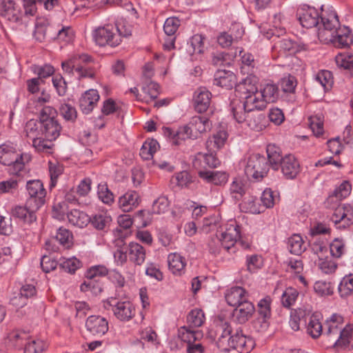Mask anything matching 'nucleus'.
Segmentation results:
<instances>
[{"instance_id":"24","label":"nucleus","mask_w":353,"mask_h":353,"mask_svg":"<svg viewBox=\"0 0 353 353\" xmlns=\"http://www.w3.org/2000/svg\"><path fill=\"white\" fill-rule=\"evenodd\" d=\"M41 132L43 137L48 141H54L60 135L61 126L57 119H50L41 123Z\"/></svg>"},{"instance_id":"20","label":"nucleus","mask_w":353,"mask_h":353,"mask_svg":"<svg viewBox=\"0 0 353 353\" xmlns=\"http://www.w3.org/2000/svg\"><path fill=\"white\" fill-rule=\"evenodd\" d=\"M321 16L316 9L309 7L307 10H302L299 14V20L303 27L312 28L317 27L320 24Z\"/></svg>"},{"instance_id":"28","label":"nucleus","mask_w":353,"mask_h":353,"mask_svg":"<svg viewBox=\"0 0 353 353\" xmlns=\"http://www.w3.org/2000/svg\"><path fill=\"white\" fill-rule=\"evenodd\" d=\"M243 104L245 110L247 111L262 110L267 106L259 91L245 95Z\"/></svg>"},{"instance_id":"48","label":"nucleus","mask_w":353,"mask_h":353,"mask_svg":"<svg viewBox=\"0 0 353 353\" xmlns=\"http://www.w3.org/2000/svg\"><path fill=\"white\" fill-rule=\"evenodd\" d=\"M158 148L159 143L156 140L146 141L140 150V156L143 159L149 160L152 158Z\"/></svg>"},{"instance_id":"51","label":"nucleus","mask_w":353,"mask_h":353,"mask_svg":"<svg viewBox=\"0 0 353 353\" xmlns=\"http://www.w3.org/2000/svg\"><path fill=\"white\" fill-rule=\"evenodd\" d=\"M143 91L145 94L143 100L148 103L158 97L160 93L159 85L155 82L150 81L143 87Z\"/></svg>"},{"instance_id":"55","label":"nucleus","mask_w":353,"mask_h":353,"mask_svg":"<svg viewBox=\"0 0 353 353\" xmlns=\"http://www.w3.org/2000/svg\"><path fill=\"white\" fill-rule=\"evenodd\" d=\"M97 195L99 199L105 204L111 205L114 202V194L108 189L105 183H101L98 185Z\"/></svg>"},{"instance_id":"21","label":"nucleus","mask_w":353,"mask_h":353,"mask_svg":"<svg viewBox=\"0 0 353 353\" xmlns=\"http://www.w3.org/2000/svg\"><path fill=\"white\" fill-rule=\"evenodd\" d=\"M99 99L97 90L90 89L86 91L80 98L79 106L84 114L90 113Z\"/></svg>"},{"instance_id":"39","label":"nucleus","mask_w":353,"mask_h":353,"mask_svg":"<svg viewBox=\"0 0 353 353\" xmlns=\"http://www.w3.org/2000/svg\"><path fill=\"white\" fill-rule=\"evenodd\" d=\"M179 336L188 345L201 339L203 334L201 331L194 330L188 326H183L179 330Z\"/></svg>"},{"instance_id":"45","label":"nucleus","mask_w":353,"mask_h":353,"mask_svg":"<svg viewBox=\"0 0 353 353\" xmlns=\"http://www.w3.org/2000/svg\"><path fill=\"white\" fill-rule=\"evenodd\" d=\"M338 290L341 297H347L353 292V273L345 275L341 281Z\"/></svg>"},{"instance_id":"36","label":"nucleus","mask_w":353,"mask_h":353,"mask_svg":"<svg viewBox=\"0 0 353 353\" xmlns=\"http://www.w3.org/2000/svg\"><path fill=\"white\" fill-rule=\"evenodd\" d=\"M244 123L252 130L259 131L264 126V114L255 110L247 111Z\"/></svg>"},{"instance_id":"17","label":"nucleus","mask_w":353,"mask_h":353,"mask_svg":"<svg viewBox=\"0 0 353 353\" xmlns=\"http://www.w3.org/2000/svg\"><path fill=\"white\" fill-rule=\"evenodd\" d=\"M211 97L212 94L207 88H197L193 98L195 110L199 113L205 112L210 106Z\"/></svg>"},{"instance_id":"58","label":"nucleus","mask_w":353,"mask_h":353,"mask_svg":"<svg viewBox=\"0 0 353 353\" xmlns=\"http://www.w3.org/2000/svg\"><path fill=\"white\" fill-rule=\"evenodd\" d=\"M314 290L319 296H330L334 293V287L330 282L317 281L314 284Z\"/></svg>"},{"instance_id":"30","label":"nucleus","mask_w":353,"mask_h":353,"mask_svg":"<svg viewBox=\"0 0 353 353\" xmlns=\"http://www.w3.org/2000/svg\"><path fill=\"white\" fill-rule=\"evenodd\" d=\"M129 259L136 265H141L145 260V248L138 243L131 242L128 246Z\"/></svg>"},{"instance_id":"14","label":"nucleus","mask_w":353,"mask_h":353,"mask_svg":"<svg viewBox=\"0 0 353 353\" xmlns=\"http://www.w3.org/2000/svg\"><path fill=\"white\" fill-rule=\"evenodd\" d=\"M279 168H281V172L288 179H295L301 171L299 162L292 154H287L283 157Z\"/></svg>"},{"instance_id":"1","label":"nucleus","mask_w":353,"mask_h":353,"mask_svg":"<svg viewBox=\"0 0 353 353\" xmlns=\"http://www.w3.org/2000/svg\"><path fill=\"white\" fill-rule=\"evenodd\" d=\"M93 62L94 59L88 54H76L68 60L62 62L61 66L65 73L75 75L77 79H94L96 70L90 65Z\"/></svg>"},{"instance_id":"41","label":"nucleus","mask_w":353,"mask_h":353,"mask_svg":"<svg viewBox=\"0 0 353 353\" xmlns=\"http://www.w3.org/2000/svg\"><path fill=\"white\" fill-rule=\"evenodd\" d=\"M48 348L47 343L41 339H30L26 344L24 353H44Z\"/></svg>"},{"instance_id":"32","label":"nucleus","mask_w":353,"mask_h":353,"mask_svg":"<svg viewBox=\"0 0 353 353\" xmlns=\"http://www.w3.org/2000/svg\"><path fill=\"white\" fill-rule=\"evenodd\" d=\"M353 341V325L348 324L343 327L332 345L334 347L347 348Z\"/></svg>"},{"instance_id":"50","label":"nucleus","mask_w":353,"mask_h":353,"mask_svg":"<svg viewBox=\"0 0 353 353\" xmlns=\"http://www.w3.org/2000/svg\"><path fill=\"white\" fill-rule=\"evenodd\" d=\"M111 221L110 216L105 213H99L90 218V223L97 230H103L108 226Z\"/></svg>"},{"instance_id":"6","label":"nucleus","mask_w":353,"mask_h":353,"mask_svg":"<svg viewBox=\"0 0 353 353\" xmlns=\"http://www.w3.org/2000/svg\"><path fill=\"white\" fill-rule=\"evenodd\" d=\"M112 307L115 317L121 321H128L135 315V308L129 301H119L115 298L109 299L105 303V307Z\"/></svg>"},{"instance_id":"54","label":"nucleus","mask_w":353,"mask_h":353,"mask_svg":"<svg viewBox=\"0 0 353 353\" xmlns=\"http://www.w3.org/2000/svg\"><path fill=\"white\" fill-rule=\"evenodd\" d=\"M52 141H48L45 138L39 137L38 139H34L32 145L38 152L51 154L54 146Z\"/></svg>"},{"instance_id":"59","label":"nucleus","mask_w":353,"mask_h":353,"mask_svg":"<svg viewBox=\"0 0 353 353\" xmlns=\"http://www.w3.org/2000/svg\"><path fill=\"white\" fill-rule=\"evenodd\" d=\"M80 289L82 292H91L94 294H98L102 291L101 283L96 279H88L81 285Z\"/></svg>"},{"instance_id":"22","label":"nucleus","mask_w":353,"mask_h":353,"mask_svg":"<svg viewBox=\"0 0 353 353\" xmlns=\"http://www.w3.org/2000/svg\"><path fill=\"white\" fill-rule=\"evenodd\" d=\"M139 202V193L134 190H128L119 198L118 204L123 212H130L137 208Z\"/></svg>"},{"instance_id":"2","label":"nucleus","mask_w":353,"mask_h":353,"mask_svg":"<svg viewBox=\"0 0 353 353\" xmlns=\"http://www.w3.org/2000/svg\"><path fill=\"white\" fill-rule=\"evenodd\" d=\"M28 154L19 153L10 143L0 145V163L8 166V172L10 175L20 176L23 171L26 163L30 161Z\"/></svg>"},{"instance_id":"47","label":"nucleus","mask_w":353,"mask_h":353,"mask_svg":"<svg viewBox=\"0 0 353 353\" xmlns=\"http://www.w3.org/2000/svg\"><path fill=\"white\" fill-rule=\"evenodd\" d=\"M267 103L274 102L278 98L279 90L276 85L267 83L262 89L259 90Z\"/></svg>"},{"instance_id":"57","label":"nucleus","mask_w":353,"mask_h":353,"mask_svg":"<svg viewBox=\"0 0 353 353\" xmlns=\"http://www.w3.org/2000/svg\"><path fill=\"white\" fill-rule=\"evenodd\" d=\"M307 333L314 339L318 338L321 334H323V328L319 320L312 316L307 324Z\"/></svg>"},{"instance_id":"12","label":"nucleus","mask_w":353,"mask_h":353,"mask_svg":"<svg viewBox=\"0 0 353 353\" xmlns=\"http://www.w3.org/2000/svg\"><path fill=\"white\" fill-rule=\"evenodd\" d=\"M227 345L228 351L232 348L240 352H248L252 348L253 341L243 334L241 328H238L228 339Z\"/></svg>"},{"instance_id":"8","label":"nucleus","mask_w":353,"mask_h":353,"mask_svg":"<svg viewBox=\"0 0 353 353\" xmlns=\"http://www.w3.org/2000/svg\"><path fill=\"white\" fill-rule=\"evenodd\" d=\"M240 239V227L234 221H230L217 239L219 243L226 250H230Z\"/></svg>"},{"instance_id":"52","label":"nucleus","mask_w":353,"mask_h":353,"mask_svg":"<svg viewBox=\"0 0 353 353\" xmlns=\"http://www.w3.org/2000/svg\"><path fill=\"white\" fill-rule=\"evenodd\" d=\"M186 139H197V135L191 133L190 128L184 125L176 130L172 144L179 145Z\"/></svg>"},{"instance_id":"10","label":"nucleus","mask_w":353,"mask_h":353,"mask_svg":"<svg viewBox=\"0 0 353 353\" xmlns=\"http://www.w3.org/2000/svg\"><path fill=\"white\" fill-rule=\"evenodd\" d=\"M340 27L338 16L334 11L322 14L318 29L319 40L323 41V37L321 36V34H324L325 36L334 34L336 30Z\"/></svg>"},{"instance_id":"11","label":"nucleus","mask_w":353,"mask_h":353,"mask_svg":"<svg viewBox=\"0 0 353 353\" xmlns=\"http://www.w3.org/2000/svg\"><path fill=\"white\" fill-rule=\"evenodd\" d=\"M343 317L338 314H333L325 322L323 336L333 344L343 328Z\"/></svg>"},{"instance_id":"3","label":"nucleus","mask_w":353,"mask_h":353,"mask_svg":"<svg viewBox=\"0 0 353 353\" xmlns=\"http://www.w3.org/2000/svg\"><path fill=\"white\" fill-rule=\"evenodd\" d=\"M268 171V162L259 154L250 155L244 161V172L249 179L259 181L267 175Z\"/></svg>"},{"instance_id":"33","label":"nucleus","mask_w":353,"mask_h":353,"mask_svg":"<svg viewBox=\"0 0 353 353\" xmlns=\"http://www.w3.org/2000/svg\"><path fill=\"white\" fill-rule=\"evenodd\" d=\"M246 182L239 178L236 177L230 185V195L236 201L241 200L247 191Z\"/></svg>"},{"instance_id":"15","label":"nucleus","mask_w":353,"mask_h":353,"mask_svg":"<svg viewBox=\"0 0 353 353\" xmlns=\"http://www.w3.org/2000/svg\"><path fill=\"white\" fill-rule=\"evenodd\" d=\"M0 15L10 22L21 23V13L13 0H0Z\"/></svg>"},{"instance_id":"4","label":"nucleus","mask_w":353,"mask_h":353,"mask_svg":"<svg viewBox=\"0 0 353 353\" xmlns=\"http://www.w3.org/2000/svg\"><path fill=\"white\" fill-rule=\"evenodd\" d=\"M120 28L117 26L107 24L94 30L92 37L99 46H110L116 47L121 42Z\"/></svg>"},{"instance_id":"46","label":"nucleus","mask_w":353,"mask_h":353,"mask_svg":"<svg viewBox=\"0 0 353 353\" xmlns=\"http://www.w3.org/2000/svg\"><path fill=\"white\" fill-rule=\"evenodd\" d=\"M228 139V133L224 130H220L210 137L207 141V147L211 149L221 148Z\"/></svg>"},{"instance_id":"53","label":"nucleus","mask_w":353,"mask_h":353,"mask_svg":"<svg viewBox=\"0 0 353 353\" xmlns=\"http://www.w3.org/2000/svg\"><path fill=\"white\" fill-rule=\"evenodd\" d=\"M330 250L333 257L341 258L346 252L345 241L343 239H334L330 245Z\"/></svg>"},{"instance_id":"64","label":"nucleus","mask_w":353,"mask_h":353,"mask_svg":"<svg viewBox=\"0 0 353 353\" xmlns=\"http://www.w3.org/2000/svg\"><path fill=\"white\" fill-rule=\"evenodd\" d=\"M315 80L319 83L324 90H329L333 84L332 73L328 70H322L317 73Z\"/></svg>"},{"instance_id":"27","label":"nucleus","mask_w":353,"mask_h":353,"mask_svg":"<svg viewBox=\"0 0 353 353\" xmlns=\"http://www.w3.org/2000/svg\"><path fill=\"white\" fill-rule=\"evenodd\" d=\"M216 332L218 335L216 343L219 348L222 351L228 352L227 343L232 333L230 324L228 322H221L216 325Z\"/></svg>"},{"instance_id":"49","label":"nucleus","mask_w":353,"mask_h":353,"mask_svg":"<svg viewBox=\"0 0 353 353\" xmlns=\"http://www.w3.org/2000/svg\"><path fill=\"white\" fill-rule=\"evenodd\" d=\"M9 341L15 347H21L27 343V341L30 340L28 333L23 330H13L10 332L8 336Z\"/></svg>"},{"instance_id":"25","label":"nucleus","mask_w":353,"mask_h":353,"mask_svg":"<svg viewBox=\"0 0 353 353\" xmlns=\"http://www.w3.org/2000/svg\"><path fill=\"white\" fill-rule=\"evenodd\" d=\"M248 292L241 287L235 286L229 289L225 294V300L228 305L236 307L243 301H248Z\"/></svg>"},{"instance_id":"13","label":"nucleus","mask_w":353,"mask_h":353,"mask_svg":"<svg viewBox=\"0 0 353 353\" xmlns=\"http://www.w3.org/2000/svg\"><path fill=\"white\" fill-rule=\"evenodd\" d=\"M85 327L90 334L95 336H103L109 329L107 319L99 315L88 316L85 321Z\"/></svg>"},{"instance_id":"31","label":"nucleus","mask_w":353,"mask_h":353,"mask_svg":"<svg viewBox=\"0 0 353 353\" xmlns=\"http://www.w3.org/2000/svg\"><path fill=\"white\" fill-rule=\"evenodd\" d=\"M170 270L175 275H181L185 272L186 261L183 256L177 253H171L168 256Z\"/></svg>"},{"instance_id":"44","label":"nucleus","mask_w":353,"mask_h":353,"mask_svg":"<svg viewBox=\"0 0 353 353\" xmlns=\"http://www.w3.org/2000/svg\"><path fill=\"white\" fill-rule=\"evenodd\" d=\"M299 296V291L294 288H288L281 296V303L283 307L290 309L294 305Z\"/></svg>"},{"instance_id":"23","label":"nucleus","mask_w":353,"mask_h":353,"mask_svg":"<svg viewBox=\"0 0 353 353\" xmlns=\"http://www.w3.org/2000/svg\"><path fill=\"white\" fill-rule=\"evenodd\" d=\"M185 126L189 127L190 132L196 134L198 138L200 134L211 129L212 123L206 117L195 116L191 119L190 123Z\"/></svg>"},{"instance_id":"19","label":"nucleus","mask_w":353,"mask_h":353,"mask_svg":"<svg viewBox=\"0 0 353 353\" xmlns=\"http://www.w3.org/2000/svg\"><path fill=\"white\" fill-rule=\"evenodd\" d=\"M255 307L253 303L249 301H243L236 306L233 311L234 319L240 324L246 323L254 314Z\"/></svg>"},{"instance_id":"26","label":"nucleus","mask_w":353,"mask_h":353,"mask_svg":"<svg viewBox=\"0 0 353 353\" xmlns=\"http://www.w3.org/2000/svg\"><path fill=\"white\" fill-rule=\"evenodd\" d=\"M54 240L58 241L63 246L69 248L72 245V234L68 230L60 228L57 230L55 239L46 242L45 246L47 250L52 252L57 251V248L52 245V241Z\"/></svg>"},{"instance_id":"37","label":"nucleus","mask_w":353,"mask_h":353,"mask_svg":"<svg viewBox=\"0 0 353 353\" xmlns=\"http://www.w3.org/2000/svg\"><path fill=\"white\" fill-rule=\"evenodd\" d=\"M351 192V184L347 181H343L339 187H337L333 194L327 198L326 203L329 204L332 203L336 199V205H337L338 201H340L344 198H346Z\"/></svg>"},{"instance_id":"38","label":"nucleus","mask_w":353,"mask_h":353,"mask_svg":"<svg viewBox=\"0 0 353 353\" xmlns=\"http://www.w3.org/2000/svg\"><path fill=\"white\" fill-rule=\"evenodd\" d=\"M267 154L269 166L270 165L274 170H278L283 159L280 149L274 145H269L267 147Z\"/></svg>"},{"instance_id":"29","label":"nucleus","mask_w":353,"mask_h":353,"mask_svg":"<svg viewBox=\"0 0 353 353\" xmlns=\"http://www.w3.org/2000/svg\"><path fill=\"white\" fill-rule=\"evenodd\" d=\"M32 208H29L27 205L26 207L17 205L12 208L11 214L12 216L22 220L24 223L31 224L36 221L37 216Z\"/></svg>"},{"instance_id":"42","label":"nucleus","mask_w":353,"mask_h":353,"mask_svg":"<svg viewBox=\"0 0 353 353\" xmlns=\"http://www.w3.org/2000/svg\"><path fill=\"white\" fill-rule=\"evenodd\" d=\"M205 319V314L202 310L193 309L187 316V326L192 328L199 327L204 323Z\"/></svg>"},{"instance_id":"43","label":"nucleus","mask_w":353,"mask_h":353,"mask_svg":"<svg viewBox=\"0 0 353 353\" xmlns=\"http://www.w3.org/2000/svg\"><path fill=\"white\" fill-rule=\"evenodd\" d=\"M192 182V175L185 170L176 172L171 179V183L180 188H188Z\"/></svg>"},{"instance_id":"5","label":"nucleus","mask_w":353,"mask_h":353,"mask_svg":"<svg viewBox=\"0 0 353 353\" xmlns=\"http://www.w3.org/2000/svg\"><path fill=\"white\" fill-rule=\"evenodd\" d=\"M27 191L30 196L26 205L34 210H39L44 203L46 191L40 180L29 181L26 185Z\"/></svg>"},{"instance_id":"7","label":"nucleus","mask_w":353,"mask_h":353,"mask_svg":"<svg viewBox=\"0 0 353 353\" xmlns=\"http://www.w3.org/2000/svg\"><path fill=\"white\" fill-rule=\"evenodd\" d=\"M330 221L336 229H347L353 224V207L350 204H344L336 208L331 216Z\"/></svg>"},{"instance_id":"60","label":"nucleus","mask_w":353,"mask_h":353,"mask_svg":"<svg viewBox=\"0 0 353 353\" xmlns=\"http://www.w3.org/2000/svg\"><path fill=\"white\" fill-rule=\"evenodd\" d=\"M241 211L249 212L251 214H259L261 210L256 204V198L249 196L245 198L243 201L239 204Z\"/></svg>"},{"instance_id":"40","label":"nucleus","mask_w":353,"mask_h":353,"mask_svg":"<svg viewBox=\"0 0 353 353\" xmlns=\"http://www.w3.org/2000/svg\"><path fill=\"white\" fill-rule=\"evenodd\" d=\"M288 249L291 254L300 255L305 250L303 240L299 234H293L288 239Z\"/></svg>"},{"instance_id":"16","label":"nucleus","mask_w":353,"mask_h":353,"mask_svg":"<svg viewBox=\"0 0 353 353\" xmlns=\"http://www.w3.org/2000/svg\"><path fill=\"white\" fill-rule=\"evenodd\" d=\"M198 175L205 182L219 186L224 185L229 178L226 172L218 170H200Z\"/></svg>"},{"instance_id":"9","label":"nucleus","mask_w":353,"mask_h":353,"mask_svg":"<svg viewBox=\"0 0 353 353\" xmlns=\"http://www.w3.org/2000/svg\"><path fill=\"white\" fill-rule=\"evenodd\" d=\"M323 41L325 43L331 42L337 48H347L353 43V36L351 30L347 26L340 27L334 34L325 35L321 34Z\"/></svg>"},{"instance_id":"35","label":"nucleus","mask_w":353,"mask_h":353,"mask_svg":"<svg viewBox=\"0 0 353 353\" xmlns=\"http://www.w3.org/2000/svg\"><path fill=\"white\" fill-rule=\"evenodd\" d=\"M204 40L205 37L201 34H195L191 37L188 43L187 51L190 55L196 56L195 59H197V56H200L205 51Z\"/></svg>"},{"instance_id":"18","label":"nucleus","mask_w":353,"mask_h":353,"mask_svg":"<svg viewBox=\"0 0 353 353\" xmlns=\"http://www.w3.org/2000/svg\"><path fill=\"white\" fill-rule=\"evenodd\" d=\"M214 84L231 90L236 85V77L232 71L219 69L214 74Z\"/></svg>"},{"instance_id":"62","label":"nucleus","mask_w":353,"mask_h":353,"mask_svg":"<svg viewBox=\"0 0 353 353\" xmlns=\"http://www.w3.org/2000/svg\"><path fill=\"white\" fill-rule=\"evenodd\" d=\"M279 201V196L271 189H265L261 196V201L265 208H271Z\"/></svg>"},{"instance_id":"56","label":"nucleus","mask_w":353,"mask_h":353,"mask_svg":"<svg viewBox=\"0 0 353 353\" xmlns=\"http://www.w3.org/2000/svg\"><path fill=\"white\" fill-rule=\"evenodd\" d=\"M48 169L50 176V188H52L56 185L59 176L63 173V167L57 162L49 161Z\"/></svg>"},{"instance_id":"61","label":"nucleus","mask_w":353,"mask_h":353,"mask_svg":"<svg viewBox=\"0 0 353 353\" xmlns=\"http://www.w3.org/2000/svg\"><path fill=\"white\" fill-rule=\"evenodd\" d=\"M247 270L250 273L256 272L263 266V259L257 254L248 255L245 261Z\"/></svg>"},{"instance_id":"34","label":"nucleus","mask_w":353,"mask_h":353,"mask_svg":"<svg viewBox=\"0 0 353 353\" xmlns=\"http://www.w3.org/2000/svg\"><path fill=\"white\" fill-rule=\"evenodd\" d=\"M68 221L73 225L83 228L90 223V217L84 212L73 209L67 213Z\"/></svg>"},{"instance_id":"63","label":"nucleus","mask_w":353,"mask_h":353,"mask_svg":"<svg viewBox=\"0 0 353 353\" xmlns=\"http://www.w3.org/2000/svg\"><path fill=\"white\" fill-rule=\"evenodd\" d=\"M231 111L233 115L234 119L239 123H243L245 122L247 110H245L244 104L241 103L240 101L238 103H232Z\"/></svg>"}]
</instances>
